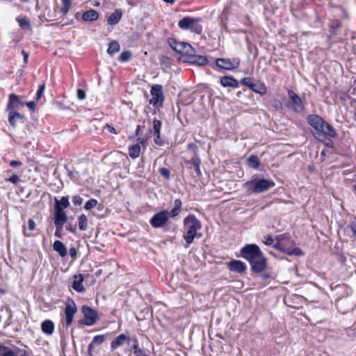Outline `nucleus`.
I'll return each instance as SVG.
<instances>
[{"label": "nucleus", "instance_id": "f257e3e1", "mask_svg": "<svg viewBox=\"0 0 356 356\" xmlns=\"http://www.w3.org/2000/svg\"><path fill=\"white\" fill-rule=\"evenodd\" d=\"M307 123L315 129L314 137L321 142H325L323 138H336L337 133L335 129L322 117L316 114L309 115Z\"/></svg>", "mask_w": 356, "mask_h": 356}, {"label": "nucleus", "instance_id": "f03ea898", "mask_svg": "<svg viewBox=\"0 0 356 356\" xmlns=\"http://www.w3.org/2000/svg\"><path fill=\"white\" fill-rule=\"evenodd\" d=\"M202 222L194 214H189L183 221V238L186 242L184 247L188 248L193 242L195 238H200L201 233H197L202 229Z\"/></svg>", "mask_w": 356, "mask_h": 356}, {"label": "nucleus", "instance_id": "7ed1b4c3", "mask_svg": "<svg viewBox=\"0 0 356 356\" xmlns=\"http://www.w3.org/2000/svg\"><path fill=\"white\" fill-rule=\"evenodd\" d=\"M182 202L181 199H176L174 201V207L168 211L166 209H163L158 213H156L149 220L150 225L154 228L158 229L165 226L169 221L170 217L175 218L181 212L182 208Z\"/></svg>", "mask_w": 356, "mask_h": 356}, {"label": "nucleus", "instance_id": "20e7f679", "mask_svg": "<svg viewBox=\"0 0 356 356\" xmlns=\"http://www.w3.org/2000/svg\"><path fill=\"white\" fill-rule=\"evenodd\" d=\"M276 243L273 245V248L288 255L301 256L303 252L300 248L293 247L294 241L292 240L289 233L280 234L275 238Z\"/></svg>", "mask_w": 356, "mask_h": 356}, {"label": "nucleus", "instance_id": "39448f33", "mask_svg": "<svg viewBox=\"0 0 356 356\" xmlns=\"http://www.w3.org/2000/svg\"><path fill=\"white\" fill-rule=\"evenodd\" d=\"M275 182L272 180L259 179L258 180L248 181L244 184L248 193H261L274 187Z\"/></svg>", "mask_w": 356, "mask_h": 356}, {"label": "nucleus", "instance_id": "423d86ee", "mask_svg": "<svg viewBox=\"0 0 356 356\" xmlns=\"http://www.w3.org/2000/svg\"><path fill=\"white\" fill-rule=\"evenodd\" d=\"M201 21V17H191L187 16L183 17L178 22V26L181 30H189L192 33L200 35L203 31L202 26L200 24Z\"/></svg>", "mask_w": 356, "mask_h": 356}, {"label": "nucleus", "instance_id": "0eeeda50", "mask_svg": "<svg viewBox=\"0 0 356 356\" xmlns=\"http://www.w3.org/2000/svg\"><path fill=\"white\" fill-rule=\"evenodd\" d=\"M264 254L260 248L254 243L245 244L240 250V256L248 263L261 256Z\"/></svg>", "mask_w": 356, "mask_h": 356}, {"label": "nucleus", "instance_id": "6e6552de", "mask_svg": "<svg viewBox=\"0 0 356 356\" xmlns=\"http://www.w3.org/2000/svg\"><path fill=\"white\" fill-rule=\"evenodd\" d=\"M289 102L286 104V107L294 113H300L303 111L305 106L300 97L292 89L287 90Z\"/></svg>", "mask_w": 356, "mask_h": 356}, {"label": "nucleus", "instance_id": "1a4fd4ad", "mask_svg": "<svg viewBox=\"0 0 356 356\" xmlns=\"http://www.w3.org/2000/svg\"><path fill=\"white\" fill-rule=\"evenodd\" d=\"M150 94L152 97L149 99V104L153 106H163L165 99L163 86L160 84L153 85L151 87Z\"/></svg>", "mask_w": 356, "mask_h": 356}, {"label": "nucleus", "instance_id": "9d476101", "mask_svg": "<svg viewBox=\"0 0 356 356\" xmlns=\"http://www.w3.org/2000/svg\"><path fill=\"white\" fill-rule=\"evenodd\" d=\"M168 43L172 49L182 56H186L188 51H194V49L190 44L177 41L173 38H169Z\"/></svg>", "mask_w": 356, "mask_h": 356}, {"label": "nucleus", "instance_id": "9b49d317", "mask_svg": "<svg viewBox=\"0 0 356 356\" xmlns=\"http://www.w3.org/2000/svg\"><path fill=\"white\" fill-rule=\"evenodd\" d=\"M254 79L251 76L244 77L241 79V84L248 87L255 93L264 95L267 92V87L264 82H259L256 84L254 82Z\"/></svg>", "mask_w": 356, "mask_h": 356}, {"label": "nucleus", "instance_id": "f8f14e48", "mask_svg": "<svg viewBox=\"0 0 356 356\" xmlns=\"http://www.w3.org/2000/svg\"><path fill=\"white\" fill-rule=\"evenodd\" d=\"M216 65L219 70H233L237 69L241 63V60L238 58H216Z\"/></svg>", "mask_w": 356, "mask_h": 356}, {"label": "nucleus", "instance_id": "ddd939ff", "mask_svg": "<svg viewBox=\"0 0 356 356\" xmlns=\"http://www.w3.org/2000/svg\"><path fill=\"white\" fill-rule=\"evenodd\" d=\"M81 312L84 317L83 320L81 321L83 324L91 326L96 323L99 316L95 309L88 305H83L81 307Z\"/></svg>", "mask_w": 356, "mask_h": 356}, {"label": "nucleus", "instance_id": "4468645a", "mask_svg": "<svg viewBox=\"0 0 356 356\" xmlns=\"http://www.w3.org/2000/svg\"><path fill=\"white\" fill-rule=\"evenodd\" d=\"M69 198L67 196H63L60 200L55 198V206H54V218H57L58 216H64L65 219H67V216L65 211V209L70 207Z\"/></svg>", "mask_w": 356, "mask_h": 356}, {"label": "nucleus", "instance_id": "2eb2a0df", "mask_svg": "<svg viewBox=\"0 0 356 356\" xmlns=\"http://www.w3.org/2000/svg\"><path fill=\"white\" fill-rule=\"evenodd\" d=\"M249 264L252 272L259 274L264 272L267 268L268 260L264 254H262L261 257L255 259V260L252 261V263Z\"/></svg>", "mask_w": 356, "mask_h": 356}, {"label": "nucleus", "instance_id": "dca6fc26", "mask_svg": "<svg viewBox=\"0 0 356 356\" xmlns=\"http://www.w3.org/2000/svg\"><path fill=\"white\" fill-rule=\"evenodd\" d=\"M77 312L76 305L73 300H70L66 303L65 308V324L68 327L72 325L74 314Z\"/></svg>", "mask_w": 356, "mask_h": 356}, {"label": "nucleus", "instance_id": "f3484780", "mask_svg": "<svg viewBox=\"0 0 356 356\" xmlns=\"http://www.w3.org/2000/svg\"><path fill=\"white\" fill-rule=\"evenodd\" d=\"M162 122L160 120L154 118L153 120V133L154 135V143L158 146H163L165 140L161 138Z\"/></svg>", "mask_w": 356, "mask_h": 356}, {"label": "nucleus", "instance_id": "a211bd4d", "mask_svg": "<svg viewBox=\"0 0 356 356\" xmlns=\"http://www.w3.org/2000/svg\"><path fill=\"white\" fill-rule=\"evenodd\" d=\"M194 51H188L186 54L187 61L199 66H204L209 63V59L205 56L196 55Z\"/></svg>", "mask_w": 356, "mask_h": 356}, {"label": "nucleus", "instance_id": "6ab92c4d", "mask_svg": "<svg viewBox=\"0 0 356 356\" xmlns=\"http://www.w3.org/2000/svg\"><path fill=\"white\" fill-rule=\"evenodd\" d=\"M22 97L15 93L8 95V102L6 105V111H15L18 106H24V102L22 100Z\"/></svg>", "mask_w": 356, "mask_h": 356}, {"label": "nucleus", "instance_id": "aec40b11", "mask_svg": "<svg viewBox=\"0 0 356 356\" xmlns=\"http://www.w3.org/2000/svg\"><path fill=\"white\" fill-rule=\"evenodd\" d=\"M0 356H30L29 353L24 349L17 348L16 351L3 346L0 343Z\"/></svg>", "mask_w": 356, "mask_h": 356}, {"label": "nucleus", "instance_id": "412c9836", "mask_svg": "<svg viewBox=\"0 0 356 356\" xmlns=\"http://www.w3.org/2000/svg\"><path fill=\"white\" fill-rule=\"evenodd\" d=\"M228 269L234 273L243 274L247 270V266L241 260L232 259L227 263Z\"/></svg>", "mask_w": 356, "mask_h": 356}, {"label": "nucleus", "instance_id": "4be33fe9", "mask_svg": "<svg viewBox=\"0 0 356 356\" xmlns=\"http://www.w3.org/2000/svg\"><path fill=\"white\" fill-rule=\"evenodd\" d=\"M6 112L8 113V122L13 128H15L17 127V121H20L22 123H24L26 120L24 115L17 111H6Z\"/></svg>", "mask_w": 356, "mask_h": 356}, {"label": "nucleus", "instance_id": "5701e85b", "mask_svg": "<svg viewBox=\"0 0 356 356\" xmlns=\"http://www.w3.org/2000/svg\"><path fill=\"white\" fill-rule=\"evenodd\" d=\"M67 219H65L64 216H58L57 218H54V225L56 231L54 236L58 238H63L62 230L63 225L66 223Z\"/></svg>", "mask_w": 356, "mask_h": 356}, {"label": "nucleus", "instance_id": "b1692460", "mask_svg": "<svg viewBox=\"0 0 356 356\" xmlns=\"http://www.w3.org/2000/svg\"><path fill=\"white\" fill-rule=\"evenodd\" d=\"M220 83L222 86L236 88L239 86L238 81L232 76H224L220 78Z\"/></svg>", "mask_w": 356, "mask_h": 356}, {"label": "nucleus", "instance_id": "393cba45", "mask_svg": "<svg viewBox=\"0 0 356 356\" xmlns=\"http://www.w3.org/2000/svg\"><path fill=\"white\" fill-rule=\"evenodd\" d=\"M108 334L96 335L92 338V342L88 346V354L92 355V352L95 345H99L104 343Z\"/></svg>", "mask_w": 356, "mask_h": 356}, {"label": "nucleus", "instance_id": "a878e982", "mask_svg": "<svg viewBox=\"0 0 356 356\" xmlns=\"http://www.w3.org/2000/svg\"><path fill=\"white\" fill-rule=\"evenodd\" d=\"M74 281L72 282V288L74 291L82 293L85 291V288L83 285L84 281V277L82 274L74 276Z\"/></svg>", "mask_w": 356, "mask_h": 356}, {"label": "nucleus", "instance_id": "bb28decb", "mask_svg": "<svg viewBox=\"0 0 356 356\" xmlns=\"http://www.w3.org/2000/svg\"><path fill=\"white\" fill-rule=\"evenodd\" d=\"M186 165H191L194 168L197 176L202 175L200 170L201 159L199 156H193L190 160L184 161Z\"/></svg>", "mask_w": 356, "mask_h": 356}, {"label": "nucleus", "instance_id": "cd10ccee", "mask_svg": "<svg viewBox=\"0 0 356 356\" xmlns=\"http://www.w3.org/2000/svg\"><path fill=\"white\" fill-rule=\"evenodd\" d=\"M127 340H129V338L127 337L124 334L118 335L113 341H111V350H116L118 347L122 346Z\"/></svg>", "mask_w": 356, "mask_h": 356}, {"label": "nucleus", "instance_id": "c85d7f7f", "mask_svg": "<svg viewBox=\"0 0 356 356\" xmlns=\"http://www.w3.org/2000/svg\"><path fill=\"white\" fill-rule=\"evenodd\" d=\"M55 329L54 323L51 320H45L41 324V330L43 333L51 335Z\"/></svg>", "mask_w": 356, "mask_h": 356}, {"label": "nucleus", "instance_id": "c756f323", "mask_svg": "<svg viewBox=\"0 0 356 356\" xmlns=\"http://www.w3.org/2000/svg\"><path fill=\"white\" fill-rule=\"evenodd\" d=\"M53 249L57 252L61 257H65L67 254V250L65 245L60 241H55L53 243Z\"/></svg>", "mask_w": 356, "mask_h": 356}, {"label": "nucleus", "instance_id": "7c9ffc66", "mask_svg": "<svg viewBox=\"0 0 356 356\" xmlns=\"http://www.w3.org/2000/svg\"><path fill=\"white\" fill-rule=\"evenodd\" d=\"M122 17V12L120 9H116L111 15L108 17L107 22L110 25L117 24Z\"/></svg>", "mask_w": 356, "mask_h": 356}, {"label": "nucleus", "instance_id": "2f4dec72", "mask_svg": "<svg viewBox=\"0 0 356 356\" xmlns=\"http://www.w3.org/2000/svg\"><path fill=\"white\" fill-rule=\"evenodd\" d=\"M99 13L94 9H90L84 12L82 15V19L86 22H93L96 21L99 18Z\"/></svg>", "mask_w": 356, "mask_h": 356}, {"label": "nucleus", "instance_id": "473e14b6", "mask_svg": "<svg viewBox=\"0 0 356 356\" xmlns=\"http://www.w3.org/2000/svg\"><path fill=\"white\" fill-rule=\"evenodd\" d=\"M129 155L132 159H136L140 156L141 152V146L139 144H134L128 147Z\"/></svg>", "mask_w": 356, "mask_h": 356}, {"label": "nucleus", "instance_id": "72a5a7b5", "mask_svg": "<svg viewBox=\"0 0 356 356\" xmlns=\"http://www.w3.org/2000/svg\"><path fill=\"white\" fill-rule=\"evenodd\" d=\"M341 26V23L339 19L332 20L329 24L330 35L332 38L337 34V30Z\"/></svg>", "mask_w": 356, "mask_h": 356}, {"label": "nucleus", "instance_id": "f704fd0d", "mask_svg": "<svg viewBox=\"0 0 356 356\" xmlns=\"http://www.w3.org/2000/svg\"><path fill=\"white\" fill-rule=\"evenodd\" d=\"M88 217L82 213L77 218V226L81 231H86L88 229Z\"/></svg>", "mask_w": 356, "mask_h": 356}, {"label": "nucleus", "instance_id": "c9c22d12", "mask_svg": "<svg viewBox=\"0 0 356 356\" xmlns=\"http://www.w3.org/2000/svg\"><path fill=\"white\" fill-rule=\"evenodd\" d=\"M247 163L249 166L257 169L260 166V161L259 157L257 155L252 154L250 155L247 159Z\"/></svg>", "mask_w": 356, "mask_h": 356}, {"label": "nucleus", "instance_id": "e433bc0d", "mask_svg": "<svg viewBox=\"0 0 356 356\" xmlns=\"http://www.w3.org/2000/svg\"><path fill=\"white\" fill-rule=\"evenodd\" d=\"M120 47L119 43L117 41L113 40L109 44L107 52L110 55H113L115 53H118L120 51Z\"/></svg>", "mask_w": 356, "mask_h": 356}, {"label": "nucleus", "instance_id": "4c0bfd02", "mask_svg": "<svg viewBox=\"0 0 356 356\" xmlns=\"http://www.w3.org/2000/svg\"><path fill=\"white\" fill-rule=\"evenodd\" d=\"M62 1V6L60 9V13H61L63 15H66L72 6V1L71 0H61Z\"/></svg>", "mask_w": 356, "mask_h": 356}, {"label": "nucleus", "instance_id": "58836bf2", "mask_svg": "<svg viewBox=\"0 0 356 356\" xmlns=\"http://www.w3.org/2000/svg\"><path fill=\"white\" fill-rule=\"evenodd\" d=\"M5 180L6 181H9V182L13 184L14 185H17L21 181L19 176L18 175H17L16 173H12L10 175V177L8 178H6Z\"/></svg>", "mask_w": 356, "mask_h": 356}, {"label": "nucleus", "instance_id": "ea45409f", "mask_svg": "<svg viewBox=\"0 0 356 356\" xmlns=\"http://www.w3.org/2000/svg\"><path fill=\"white\" fill-rule=\"evenodd\" d=\"M17 22H18L19 26L22 29L30 28V22L26 17H24L23 18H17Z\"/></svg>", "mask_w": 356, "mask_h": 356}, {"label": "nucleus", "instance_id": "a19ab883", "mask_svg": "<svg viewBox=\"0 0 356 356\" xmlns=\"http://www.w3.org/2000/svg\"><path fill=\"white\" fill-rule=\"evenodd\" d=\"M98 204V202L95 199H90L86 202L84 205V209L87 211L91 210L92 209L96 207Z\"/></svg>", "mask_w": 356, "mask_h": 356}, {"label": "nucleus", "instance_id": "79ce46f5", "mask_svg": "<svg viewBox=\"0 0 356 356\" xmlns=\"http://www.w3.org/2000/svg\"><path fill=\"white\" fill-rule=\"evenodd\" d=\"M131 56V53L129 51H124L121 53V54L119 56V60L121 62H125L129 60V58Z\"/></svg>", "mask_w": 356, "mask_h": 356}, {"label": "nucleus", "instance_id": "37998d69", "mask_svg": "<svg viewBox=\"0 0 356 356\" xmlns=\"http://www.w3.org/2000/svg\"><path fill=\"white\" fill-rule=\"evenodd\" d=\"M159 173L165 177V179L169 180L170 179V171L167 168H161L159 170Z\"/></svg>", "mask_w": 356, "mask_h": 356}, {"label": "nucleus", "instance_id": "c03bdc74", "mask_svg": "<svg viewBox=\"0 0 356 356\" xmlns=\"http://www.w3.org/2000/svg\"><path fill=\"white\" fill-rule=\"evenodd\" d=\"M187 148L188 150H191L193 153V156H198V147L197 146L193 143H191L187 145Z\"/></svg>", "mask_w": 356, "mask_h": 356}, {"label": "nucleus", "instance_id": "a18cd8bd", "mask_svg": "<svg viewBox=\"0 0 356 356\" xmlns=\"http://www.w3.org/2000/svg\"><path fill=\"white\" fill-rule=\"evenodd\" d=\"M44 89H45V83H43L42 84L39 86L38 89L36 92V97H35L36 101H38L42 97Z\"/></svg>", "mask_w": 356, "mask_h": 356}, {"label": "nucleus", "instance_id": "49530a36", "mask_svg": "<svg viewBox=\"0 0 356 356\" xmlns=\"http://www.w3.org/2000/svg\"><path fill=\"white\" fill-rule=\"evenodd\" d=\"M131 340L134 343L132 346V349L134 350V354L138 353V351H144L143 350L139 348L138 341L136 337L132 338Z\"/></svg>", "mask_w": 356, "mask_h": 356}, {"label": "nucleus", "instance_id": "de8ad7c7", "mask_svg": "<svg viewBox=\"0 0 356 356\" xmlns=\"http://www.w3.org/2000/svg\"><path fill=\"white\" fill-rule=\"evenodd\" d=\"M72 203L74 206H81L83 203V198L79 195H74L72 199Z\"/></svg>", "mask_w": 356, "mask_h": 356}, {"label": "nucleus", "instance_id": "09e8293b", "mask_svg": "<svg viewBox=\"0 0 356 356\" xmlns=\"http://www.w3.org/2000/svg\"><path fill=\"white\" fill-rule=\"evenodd\" d=\"M77 98L79 100H83L86 97V91L83 89L79 88L76 91Z\"/></svg>", "mask_w": 356, "mask_h": 356}, {"label": "nucleus", "instance_id": "8fccbe9b", "mask_svg": "<svg viewBox=\"0 0 356 356\" xmlns=\"http://www.w3.org/2000/svg\"><path fill=\"white\" fill-rule=\"evenodd\" d=\"M264 243L266 245H273V243H274V239L272 237V236L270 235H267V236H264Z\"/></svg>", "mask_w": 356, "mask_h": 356}, {"label": "nucleus", "instance_id": "3c124183", "mask_svg": "<svg viewBox=\"0 0 356 356\" xmlns=\"http://www.w3.org/2000/svg\"><path fill=\"white\" fill-rule=\"evenodd\" d=\"M65 229L72 234H75L76 233V225H72V224L68 223L65 226Z\"/></svg>", "mask_w": 356, "mask_h": 356}, {"label": "nucleus", "instance_id": "603ef678", "mask_svg": "<svg viewBox=\"0 0 356 356\" xmlns=\"http://www.w3.org/2000/svg\"><path fill=\"white\" fill-rule=\"evenodd\" d=\"M272 106L276 110L282 109V104L280 100L275 99L272 102Z\"/></svg>", "mask_w": 356, "mask_h": 356}, {"label": "nucleus", "instance_id": "864d4df0", "mask_svg": "<svg viewBox=\"0 0 356 356\" xmlns=\"http://www.w3.org/2000/svg\"><path fill=\"white\" fill-rule=\"evenodd\" d=\"M35 227H36V224L34 222V220H32V219H29L28 220V228H29V230L32 232V231L35 229Z\"/></svg>", "mask_w": 356, "mask_h": 356}, {"label": "nucleus", "instance_id": "5fc2aeb1", "mask_svg": "<svg viewBox=\"0 0 356 356\" xmlns=\"http://www.w3.org/2000/svg\"><path fill=\"white\" fill-rule=\"evenodd\" d=\"M69 253H70V257L72 258V259H76V256H77V250H76V248H74V247H71L69 250Z\"/></svg>", "mask_w": 356, "mask_h": 356}, {"label": "nucleus", "instance_id": "6e6d98bb", "mask_svg": "<svg viewBox=\"0 0 356 356\" xmlns=\"http://www.w3.org/2000/svg\"><path fill=\"white\" fill-rule=\"evenodd\" d=\"M147 143V138H137L136 144H139L140 145H142L144 148L146 147Z\"/></svg>", "mask_w": 356, "mask_h": 356}, {"label": "nucleus", "instance_id": "4d7b16f0", "mask_svg": "<svg viewBox=\"0 0 356 356\" xmlns=\"http://www.w3.org/2000/svg\"><path fill=\"white\" fill-rule=\"evenodd\" d=\"M24 105H26L31 111H35L36 108V104L33 101L28 102L26 103L24 102Z\"/></svg>", "mask_w": 356, "mask_h": 356}, {"label": "nucleus", "instance_id": "13d9d810", "mask_svg": "<svg viewBox=\"0 0 356 356\" xmlns=\"http://www.w3.org/2000/svg\"><path fill=\"white\" fill-rule=\"evenodd\" d=\"M105 128L111 134H118L117 130L115 129V128L114 127H113L112 125L106 124Z\"/></svg>", "mask_w": 356, "mask_h": 356}, {"label": "nucleus", "instance_id": "bf43d9fd", "mask_svg": "<svg viewBox=\"0 0 356 356\" xmlns=\"http://www.w3.org/2000/svg\"><path fill=\"white\" fill-rule=\"evenodd\" d=\"M9 165H10V166H11L13 168H15V167L21 166L22 165V163L19 161L13 160V161H10Z\"/></svg>", "mask_w": 356, "mask_h": 356}, {"label": "nucleus", "instance_id": "052dcab7", "mask_svg": "<svg viewBox=\"0 0 356 356\" xmlns=\"http://www.w3.org/2000/svg\"><path fill=\"white\" fill-rule=\"evenodd\" d=\"M327 138V140L325 142V145L326 147H334V143L332 142V140H331L332 138Z\"/></svg>", "mask_w": 356, "mask_h": 356}, {"label": "nucleus", "instance_id": "680f3d73", "mask_svg": "<svg viewBox=\"0 0 356 356\" xmlns=\"http://www.w3.org/2000/svg\"><path fill=\"white\" fill-rule=\"evenodd\" d=\"M22 54L23 55V57H24V61L25 63H28V59H29V54L25 51L24 49L22 50Z\"/></svg>", "mask_w": 356, "mask_h": 356}, {"label": "nucleus", "instance_id": "e2e57ef3", "mask_svg": "<svg viewBox=\"0 0 356 356\" xmlns=\"http://www.w3.org/2000/svg\"><path fill=\"white\" fill-rule=\"evenodd\" d=\"M141 129H142V126L141 125L138 124L136 126V131H135V136H138L140 134Z\"/></svg>", "mask_w": 356, "mask_h": 356}, {"label": "nucleus", "instance_id": "0e129e2a", "mask_svg": "<svg viewBox=\"0 0 356 356\" xmlns=\"http://www.w3.org/2000/svg\"><path fill=\"white\" fill-rule=\"evenodd\" d=\"M23 234H24V236L26 237H31L32 236L31 234L27 233L26 232L25 226H23Z\"/></svg>", "mask_w": 356, "mask_h": 356}, {"label": "nucleus", "instance_id": "69168bd1", "mask_svg": "<svg viewBox=\"0 0 356 356\" xmlns=\"http://www.w3.org/2000/svg\"><path fill=\"white\" fill-rule=\"evenodd\" d=\"M270 277V274H269V273H264V275H262L263 280H267Z\"/></svg>", "mask_w": 356, "mask_h": 356}, {"label": "nucleus", "instance_id": "338daca9", "mask_svg": "<svg viewBox=\"0 0 356 356\" xmlns=\"http://www.w3.org/2000/svg\"><path fill=\"white\" fill-rule=\"evenodd\" d=\"M97 207L98 210H102L103 209V205L102 204H98Z\"/></svg>", "mask_w": 356, "mask_h": 356}, {"label": "nucleus", "instance_id": "774afa93", "mask_svg": "<svg viewBox=\"0 0 356 356\" xmlns=\"http://www.w3.org/2000/svg\"><path fill=\"white\" fill-rule=\"evenodd\" d=\"M163 1L168 3H173L175 1V0H163Z\"/></svg>", "mask_w": 356, "mask_h": 356}]
</instances>
